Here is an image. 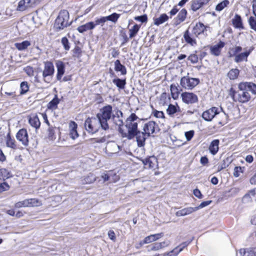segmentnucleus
<instances>
[{"instance_id": "f257e3e1", "label": "nucleus", "mask_w": 256, "mask_h": 256, "mask_svg": "<svg viewBox=\"0 0 256 256\" xmlns=\"http://www.w3.org/2000/svg\"><path fill=\"white\" fill-rule=\"evenodd\" d=\"M230 92L234 101L246 103L250 100V93L256 95V84L250 82H242L238 84L237 90L232 88Z\"/></svg>"}, {"instance_id": "f03ea898", "label": "nucleus", "mask_w": 256, "mask_h": 256, "mask_svg": "<svg viewBox=\"0 0 256 256\" xmlns=\"http://www.w3.org/2000/svg\"><path fill=\"white\" fill-rule=\"evenodd\" d=\"M140 122V118L135 114H132L126 120V126L128 128L127 132H121L123 138L132 140L134 138L135 132L138 130V124Z\"/></svg>"}, {"instance_id": "7ed1b4c3", "label": "nucleus", "mask_w": 256, "mask_h": 256, "mask_svg": "<svg viewBox=\"0 0 256 256\" xmlns=\"http://www.w3.org/2000/svg\"><path fill=\"white\" fill-rule=\"evenodd\" d=\"M112 108L110 105L106 106L100 110V112L96 115L98 120L101 122V127L106 130L108 128V120H110L112 116Z\"/></svg>"}, {"instance_id": "20e7f679", "label": "nucleus", "mask_w": 256, "mask_h": 256, "mask_svg": "<svg viewBox=\"0 0 256 256\" xmlns=\"http://www.w3.org/2000/svg\"><path fill=\"white\" fill-rule=\"evenodd\" d=\"M69 13L66 10H61L55 21L54 27L57 30H62L70 25L68 20Z\"/></svg>"}, {"instance_id": "39448f33", "label": "nucleus", "mask_w": 256, "mask_h": 256, "mask_svg": "<svg viewBox=\"0 0 256 256\" xmlns=\"http://www.w3.org/2000/svg\"><path fill=\"white\" fill-rule=\"evenodd\" d=\"M84 125L88 132L94 134L101 126V122L97 118H88L85 121Z\"/></svg>"}, {"instance_id": "423d86ee", "label": "nucleus", "mask_w": 256, "mask_h": 256, "mask_svg": "<svg viewBox=\"0 0 256 256\" xmlns=\"http://www.w3.org/2000/svg\"><path fill=\"white\" fill-rule=\"evenodd\" d=\"M200 82L198 78H190L189 76H184L181 78L180 86L186 90H192Z\"/></svg>"}, {"instance_id": "0eeeda50", "label": "nucleus", "mask_w": 256, "mask_h": 256, "mask_svg": "<svg viewBox=\"0 0 256 256\" xmlns=\"http://www.w3.org/2000/svg\"><path fill=\"white\" fill-rule=\"evenodd\" d=\"M124 145H106L105 148V152L109 156H112L113 154H116L120 151L121 152V155L122 154L126 153L128 154H132V152L129 149L124 148V151H122Z\"/></svg>"}, {"instance_id": "6e6552de", "label": "nucleus", "mask_w": 256, "mask_h": 256, "mask_svg": "<svg viewBox=\"0 0 256 256\" xmlns=\"http://www.w3.org/2000/svg\"><path fill=\"white\" fill-rule=\"evenodd\" d=\"M54 68L53 64L50 62H44L42 76L44 82L48 83L51 80V77L54 74Z\"/></svg>"}, {"instance_id": "1a4fd4ad", "label": "nucleus", "mask_w": 256, "mask_h": 256, "mask_svg": "<svg viewBox=\"0 0 256 256\" xmlns=\"http://www.w3.org/2000/svg\"><path fill=\"white\" fill-rule=\"evenodd\" d=\"M218 110H220V108L212 106L204 112L202 116L206 121L210 122L216 117Z\"/></svg>"}, {"instance_id": "9d476101", "label": "nucleus", "mask_w": 256, "mask_h": 256, "mask_svg": "<svg viewBox=\"0 0 256 256\" xmlns=\"http://www.w3.org/2000/svg\"><path fill=\"white\" fill-rule=\"evenodd\" d=\"M181 97L184 102L192 104L198 101L197 96L192 92H184L182 94Z\"/></svg>"}, {"instance_id": "9b49d317", "label": "nucleus", "mask_w": 256, "mask_h": 256, "mask_svg": "<svg viewBox=\"0 0 256 256\" xmlns=\"http://www.w3.org/2000/svg\"><path fill=\"white\" fill-rule=\"evenodd\" d=\"M36 3V0H20L16 8V10L23 12L32 8Z\"/></svg>"}, {"instance_id": "f8f14e48", "label": "nucleus", "mask_w": 256, "mask_h": 256, "mask_svg": "<svg viewBox=\"0 0 256 256\" xmlns=\"http://www.w3.org/2000/svg\"><path fill=\"white\" fill-rule=\"evenodd\" d=\"M143 164L150 169L155 170L158 168V160L154 156H150L142 160Z\"/></svg>"}, {"instance_id": "ddd939ff", "label": "nucleus", "mask_w": 256, "mask_h": 256, "mask_svg": "<svg viewBox=\"0 0 256 256\" xmlns=\"http://www.w3.org/2000/svg\"><path fill=\"white\" fill-rule=\"evenodd\" d=\"M156 126L154 122L149 121L144 124L143 131L147 134V136H150L154 132Z\"/></svg>"}, {"instance_id": "4468645a", "label": "nucleus", "mask_w": 256, "mask_h": 256, "mask_svg": "<svg viewBox=\"0 0 256 256\" xmlns=\"http://www.w3.org/2000/svg\"><path fill=\"white\" fill-rule=\"evenodd\" d=\"M122 117V112L119 110L116 112L115 114H113L112 117L113 122L116 126H118L119 130L120 132H122L120 128L121 126H123V121Z\"/></svg>"}, {"instance_id": "2eb2a0df", "label": "nucleus", "mask_w": 256, "mask_h": 256, "mask_svg": "<svg viewBox=\"0 0 256 256\" xmlns=\"http://www.w3.org/2000/svg\"><path fill=\"white\" fill-rule=\"evenodd\" d=\"M244 52H241L234 56V61L236 63H239L242 62H246L248 60V57L250 54L252 50H247L246 48H244Z\"/></svg>"}, {"instance_id": "dca6fc26", "label": "nucleus", "mask_w": 256, "mask_h": 256, "mask_svg": "<svg viewBox=\"0 0 256 256\" xmlns=\"http://www.w3.org/2000/svg\"><path fill=\"white\" fill-rule=\"evenodd\" d=\"M215 118L220 124L224 125L226 123L228 116L223 111L222 108L221 107L220 108V110H218V114H216Z\"/></svg>"}, {"instance_id": "f3484780", "label": "nucleus", "mask_w": 256, "mask_h": 256, "mask_svg": "<svg viewBox=\"0 0 256 256\" xmlns=\"http://www.w3.org/2000/svg\"><path fill=\"white\" fill-rule=\"evenodd\" d=\"M210 0H192L191 2V8L193 11H196L203 6L207 4Z\"/></svg>"}, {"instance_id": "a211bd4d", "label": "nucleus", "mask_w": 256, "mask_h": 256, "mask_svg": "<svg viewBox=\"0 0 256 256\" xmlns=\"http://www.w3.org/2000/svg\"><path fill=\"white\" fill-rule=\"evenodd\" d=\"M16 138L22 144H26L28 142V135L26 130L24 128L20 130L16 136Z\"/></svg>"}, {"instance_id": "6ab92c4d", "label": "nucleus", "mask_w": 256, "mask_h": 256, "mask_svg": "<svg viewBox=\"0 0 256 256\" xmlns=\"http://www.w3.org/2000/svg\"><path fill=\"white\" fill-rule=\"evenodd\" d=\"M233 26L240 30L244 29L242 20L241 16L238 14H236L232 20Z\"/></svg>"}, {"instance_id": "aec40b11", "label": "nucleus", "mask_w": 256, "mask_h": 256, "mask_svg": "<svg viewBox=\"0 0 256 256\" xmlns=\"http://www.w3.org/2000/svg\"><path fill=\"white\" fill-rule=\"evenodd\" d=\"M56 66L57 68L56 78L58 80L60 81L62 76L65 72V66L64 62L60 60H58L56 62Z\"/></svg>"}, {"instance_id": "412c9836", "label": "nucleus", "mask_w": 256, "mask_h": 256, "mask_svg": "<svg viewBox=\"0 0 256 256\" xmlns=\"http://www.w3.org/2000/svg\"><path fill=\"white\" fill-rule=\"evenodd\" d=\"M224 46V42H220L218 44L211 46L210 48L211 54L215 56H218L220 54L222 48Z\"/></svg>"}, {"instance_id": "4be33fe9", "label": "nucleus", "mask_w": 256, "mask_h": 256, "mask_svg": "<svg viewBox=\"0 0 256 256\" xmlns=\"http://www.w3.org/2000/svg\"><path fill=\"white\" fill-rule=\"evenodd\" d=\"M206 29V26L202 22H198L194 27L192 30L193 34L197 37L200 34L204 33Z\"/></svg>"}, {"instance_id": "5701e85b", "label": "nucleus", "mask_w": 256, "mask_h": 256, "mask_svg": "<svg viewBox=\"0 0 256 256\" xmlns=\"http://www.w3.org/2000/svg\"><path fill=\"white\" fill-rule=\"evenodd\" d=\"M184 38L186 42L191 45L192 46H194L196 44V42L193 36V34H192L188 31V30H186L184 34Z\"/></svg>"}, {"instance_id": "b1692460", "label": "nucleus", "mask_w": 256, "mask_h": 256, "mask_svg": "<svg viewBox=\"0 0 256 256\" xmlns=\"http://www.w3.org/2000/svg\"><path fill=\"white\" fill-rule=\"evenodd\" d=\"M194 212H196L194 207H188L177 211L176 215V216H184L190 214Z\"/></svg>"}, {"instance_id": "393cba45", "label": "nucleus", "mask_w": 256, "mask_h": 256, "mask_svg": "<svg viewBox=\"0 0 256 256\" xmlns=\"http://www.w3.org/2000/svg\"><path fill=\"white\" fill-rule=\"evenodd\" d=\"M77 126V124L74 122H71L69 124L70 136L72 140H74L78 136L76 130Z\"/></svg>"}, {"instance_id": "a878e982", "label": "nucleus", "mask_w": 256, "mask_h": 256, "mask_svg": "<svg viewBox=\"0 0 256 256\" xmlns=\"http://www.w3.org/2000/svg\"><path fill=\"white\" fill-rule=\"evenodd\" d=\"M134 137L136 136L138 144H144L146 139L148 138L147 134L143 132L136 131L135 132Z\"/></svg>"}, {"instance_id": "bb28decb", "label": "nucleus", "mask_w": 256, "mask_h": 256, "mask_svg": "<svg viewBox=\"0 0 256 256\" xmlns=\"http://www.w3.org/2000/svg\"><path fill=\"white\" fill-rule=\"evenodd\" d=\"M94 27L95 24H94V22H91L78 26L77 30L79 32L83 33L86 30H92Z\"/></svg>"}, {"instance_id": "cd10ccee", "label": "nucleus", "mask_w": 256, "mask_h": 256, "mask_svg": "<svg viewBox=\"0 0 256 256\" xmlns=\"http://www.w3.org/2000/svg\"><path fill=\"white\" fill-rule=\"evenodd\" d=\"M114 70L117 72H120L122 75H125L126 74V69L124 65L120 64L118 60H116L114 63Z\"/></svg>"}, {"instance_id": "c85d7f7f", "label": "nucleus", "mask_w": 256, "mask_h": 256, "mask_svg": "<svg viewBox=\"0 0 256 256\" xmlns=\"http://www.w3.org/2000/svg\"><path fill=\"white\" fill-rule=\"evenodd\" d=\"M187 14V11L186 9L183 8L178 13V15L177 16L176 20L175 22L176 24H178L182 22H184L186 18Z\"/></svg>"}, {"instance_id": "c756f323", "label": "nucleus", "mask_w": 256, "mask_h": 256, "mask_svg": "<svg viewBox=\"0 0 256 256\" xmlns=\"http://www.w3.org/2000/svg\"><path fill=\"white\" fill-rule=\"evenodd\" d=\"M14 46L18 50H26L29 46L31 45V43L28 40H24L22 42H16L14 44Z\"/></svg>"}, {"instance_id": "7c9ffc66", "label": "nucleus", "mask_w": 256, "mask_h": 256, "mask_svg": "<svg viewBox=\"0 0 256 256\" xmlns=\"http://www.w3.org/2000/svg\"><path fill=\"white\" fill-rule=\"evenodd\" d=\"M194 238L192 237L188 240L182 242L181 244H180L178 246L175 248V249L174 250V252H176L178 254L180 252H182L184 248L186 247L190 242L194 240Z\"/></svg>"}, {"instance_id": "2f4dec72", "label": "nucleus", "mask_w": 256, "mask_h": 256, "mask_svg": "<svg viewBox=\"0 0 256 256\" xmlns=\"http://www.w3.org/2000/svg\"><path fill=\"white\" fill-rule=\"evenodd\" d=\"M28 122L30 126L36 129L38 128L40 126V122L39 118L36 116L30 117Z\"/></svg>"}, {"instance_id": "473e14b6", "label": "nucleus", "mask_w": 256, "mask_h": 256, "mask_svg": "<svg viewBox=\"0 0 256 256\" xmlns=\"http://www.w3.org/2000/svg\"><path fill=\"white\" fill-rule=\"evenodd\" d=\"M168 20V16L165 14H161L158 18L154 19V24L159 26Z\"/></svg>"}, {"instance_id": "72a5a7b5", "label": "nucleus", "mask_w": 256, "mask_h": 256, "mask_svg": "<svg viewBox=\"0 0 256 256\" xmlns=\"http://www.w3.org/2000/svg\"><path fill=\"white\" fill-rule=\"evenodd\" d=\"M168 245V243L166 242H155L152 244L150 247L151 250H158L163 248L166 246Z\"/></svg>"}, {"instance_id": "f704fd0d", "label": "nucleus", "mask_w": 256, "mask_h": 256, "mask_svg": "<svg viewBox=\"0 0 256 256\" xmlns=\"http://www.w3.org/2000/svg\"><path fill=\"white\" fill-rule=\"evenodd\" d=\"M179 111H180V108L178 105L174 106L172 104L168 106L166 110L167 113L170 116H173L174 114Z\"/></svg>"}, {"instance_id": "c9c22d12", "label": "nucleus", "mask_w": 256, "mask_h": 256, "mask_svg": "<svg viewBox=\"0 0 256 256\" xmlns=\"http://www.w3.org/2000/svg\"><path fill=\"white\" fill-rule=\"evenodd\" d=\"M11 177L10 172L6 168L0 169V180H5Z\"/></svg>"}, {"instance_id": "e433bc0d", "label": "nucleus", "mask_w": 256, "mask_h": 256, "mask_svg": "<svg viewBox=\"0 0 256 256\" xmlns=\"http://www.w3.org/2000/svg\"><path fill=\"white\" fill-rule=\"evenodd\" d=\"M27 202L28 207L38 206L42 205V202L37 198H28L27 199Z\"/></svg>"}, {"instance_id": "4c0bfd02", "label": "nucleus", "mask_w": 256, "mask_h": 256, "mask_svg": "<svg viewBox=\"0 0 256 256\" xmlns=\"http://www.w3.org/2000/svg\"><path fill=\"white\" fill-rule=\"evenodd\" d=\"M240 70L237 68H232L228 73V76L230 80H235L239 75Z\"/></svg>"}, {"instance_id": "58836bf2", "label": "nucleus", "mask_w": 256, "mask_h": 256, "mask_svg": "<svg viewBox=\"0 0 256 256\" xmlns=\"http://www.w3.org/2000/svg\"><path fill=\"white\" fill-rule=\"evenodd\" d=\"M170 90L172 98L174 100L178 98L179 96L180 92L177 86H176L175 84H172L170 86Z\"/></svg>"}, {"instance_id": "ea45409f", "label": "nucleus", "mask_w": 256, "mask_h": 256, "mask_svg": "<svg viewBox=\"0 0 256 256\" xmlns=\"http://www.w3.org/2000/svg\"><path fill=\"white\" fill-rule=\"evenodd\" d=\"M60 100L57 96H56L54 98H53L48 104V108L51 110H55L57 108V106L59 103Z\"/></svg>"}, {"instance_id": "a19ab883", "label": "nucleus", "mask_w": 256, "mask_h": 256, "mask_svg": "<svg viewBox=\"0 0 256 256\" xmlns=\"http://www.w3.org/2000/svg\"><path fill=\"white\" fill-rule=\"evenodd\" d=\"M112 82L115 84L118 88L123 89L124 88V86L126 84L125 80H121L120 78H114L112 80Z\"/></svg>"}, {"instance_id": "79ce46f5", "label": "nucleus", "mask_w": 256, "mask_h": 256, "mask_svg": "<svg viewBox=\"0 0 256 256\" xmlns=\"http://www.w3.org/2000/svg\"><path fill=\"white\" fill-rule=\"evenodd\" d=\"M72 57L74 60L80 58L82 56V51L81 48L78 46H76L75 48L72 50Z\"/></svg>"}, {"instance_id": "37998d69", "label": "nucleus", "mask_w": 256, "mask_h": 256, "mask_svg": "<svg viewBox=\"0 0 256 256\" xmlns=\"http://www.w3.org/2000/svg\"><path fill=\"white\" fill-rule=\"evenodd\" d=\"M229 4L230 2L228 0H224L216 5V10L218 12H220L224 8L226 7Z\"/></svg>"}, {"instance_id": "c03bdc74", "label": "nucleus", "mask_w": 256, "mask_h": 256, "mask_svg": "<svg viewBox=\"0 0 256 256\" xmlns=\"http://www.w3.org/2000/svg\"><path fill=\"white\" fill-rule=\"evenodd\" d=\"M140 28V26L137 24H136L132 28L130 29V38H132L134 37L138 32Z\"/></svg>"}, {"instance_id": "a18cd8bd", "label": "nucleus", "mask_w": 256, "mask_h": 256, "mask_svg": "<svg viewBox=\"0 0 256 256\" xmlns=\"http://www.w3.org/2000/svg\"><path fill=\"white\" fill-rule=\"evenodd\" d=\"M120 14H118L116 13H113L112 14L108 16H106V20H110L114 23H116L117 22L118 18H120Z\"/></svg>"}, {"instance_id": "49530a36", "label": "nucleus", "mask_w": 256, "mask_h": 256, "mask_svg": "<svg viewBox=\"0 0 256 256\" xmlns=\"http://www.w3.org/2000/svg\"><path fill=\"white\" fill-rule=\"evenodd\" d=\"M248 24L250 28L256 32V18L254 16H250L248 20Z\"/></svg>"}, {"instance_id": "de8ad7c7", "label": "nucleus", "mask_w": 256, "mask_h": 256, "mask_svg": "<svg viewBox=\"0 0 256 256\" xmlns=\"http://www.w3.org/2000/svg\"><path fill=\"white\" fill-rule=\"evenodd\" d=\"M242 50V48L240 46H236L235 47L230 49L231 52H230V56H235L238 54V53Z\"/></svg>"}, {"instance_id": "09e8293b", "label": "nucleus", "mask_w": 256, "mask_h": 256, "mask_svg": "<svg viewBox=\"0 0 256 256\" xmlns=\"http://www.w3.org/2000/svg\"><path fill=\"white\" fill-rule=\"evenodd\" d=\"M96 180V176L91 173H90L88 176L84 179L83 184H91Z\"/></svg>"}, {"instance_id": "8fccbe9b", "label": "nucleus", "mask_w": 256, "mask_h": 256, "mask_svg": "<svg viewBox=\"0 0 256 256\" xmlns=\"http://www.w3.org/2000/svg\"><path fill=\"white\" fill-rule=\"evenodd\" d=\"M20 94H23L28 91L29 86L26 82H23L20 84Z\"/></svg>"}, {"instance_id": "3c124183", "label": "nucleus", "mask_w": 256, "mask_h": 256, "mask_svg": "<svg viewBox=\"0 0 256 256\" xmlns=\"http://www.w3.org/2000/svg\"><path fill=\"white\" fill-rule=\"evenodd\" d=\"M61 42L66 50H70V43L68 39L66 38H62L61 40Z\"/></svg>"}, {"instance_id": "603ef678", "label": "nucleus", "mask_w": 256, "mask_h": 256, "mask_svg": "<svg viewBox=\"0 0 256 256\" xmlns=\"http://www.w3.org/2000/svg\"><path fill=\"white\" fill-rule=\"evenodd\" d=\"M10 186L6 182H0V193L8 190Z\"/></svg>"}, {"instance_id": "864d4df0", "label": "nucleus", "mask_w": 256, "mask_h": 256, "mask_svg": "<svg viewBox=\"0 0 256 256\" xmlns=\"http://www.w3.org/2000/svg\"><path fill=\"white\" fill-rule=\"evenodd\" d=\"M28 203L27 202V199H26L24 200L16 202L14 204V207L16 208H20L22 207H28Z\"/></svg>"}, {"instance_id": "5fc2aeb1", "label": "nucleus", "mask_w": 256, "mask_h": 256, "mask_svg": "<svg viewBox=\"0 0 256 256\" xmlns=\"http://www.w3.org/2000/svg\"><path fill=\"white\" fill-rule=\"evenodd\" d=\"M244 169V167L236 166L234 168V176L236 178L238 177L240 174L243 172Z\"/></svg>"}, {"instance_id": "6e6d98bb", "label": "nucleus", "mask_w": 256, "mask_h": 256, "mask_svg": "<svg viewBox=\"0 0 256 256\" xmlns=\"http://www.w3.org/2000/svg\"><path fill=\"white\" fill-rule=\"evenodd\" d=\"M246 256H256V248H246Z\"/></svg>"}, {"instance_id": "4d7b16f0", "label": "nucleus", "mask_w": 256, "mask_h": 256, "mask_svg": "<svg viewBox=\"0 0 256 256\" xmlns=\"http://www.w3.org/2000/svg\"><path fill=\"white\" fill-rule=\"evenodd\" d=\"M212 202V200H207V201L202 202L200 203V204L198 206L194 207V209L196 210V211L200 208H202L204 207H206V206H208L209 204H211Z\"/></svg>"}, {"instance_id": "13d9d810", "label": "nucleus", "mask_w": 256, "mask_h": 256, "mask_svg": "<svg viewBox=\"0 0 256 256\" xmlns=\"http://www.w3.org/2000/svg\"><path fill=\"white\" fill-rule=\"evenodd\" d=\"M218 150V145H210L209 150L212 155H215Z\"/></svg>"}, {"instance_id": "bf43d9fd", "label": "nucleus", "mask_w": 256, "mask_h": 256, "mask_svg": "<svg viewBox=\"0 0 256 256\" xmlns=\"http://www.w3.org/2000/svg\"><path fill=\"white\" fill-rule=\"evenodd\" d=\"M188 60L192 64H196L198 62V58L196 54H191L188 57Z\"/></svg>"}, {"instance_id": "052dcab7", "label": "nucleus", "mask_w": 256, "mask_h": 256, "mask_svg": "<svg viewBox=\"0 0 256 256\" xmlns=\"http://www.w3.org/2000/svg\"><path fill=\"white\" fill-rule=\"evenodd\" d=\"M134 20L137 21L141 22H146L148 20V17L146 14H144L141 16H138L134 17Z\"/></svg>"}, {"instance_id": "680f3d73", "label": "nucleus", "mask_w": 256, "mask_h": 256, "mask_svg": "<svg viewBox=\"0 0 256 256\" xmlns=\"http://www.w3.org/2000/svg\"><path fill=\"white\" fill-rule=\"evenodd\" d=\"M106 16L102 17L100 18H98L96 20L95 22H94V24H95V26L96 25L101 24L102 26V24L106 22Z\"/></svg>"}, {"instance_id": "e2e57ef3", "label": "nucleus", "mask_w": 256, "mask_h": 256, "mask_svg": "<svg viewBox=\"0 0 256 256\" xmlns=\"http://www.w3.org/2000/svg\"><path fill=\"white\" fill-rule=\"evenodd\" d=\"M108 236L110 238V240H112L114 242H116V236L115 232H114V231L113 230H110L108 232Z\"/></svg>"}, {"instance_id": "0e129e2a", "label": "nucleus", "mask_w": 256, "mask_h": 256, "mask_svg": "<svg viewBox=\"0 0 256 256\" xmlns=\"http://www.w3.org/2000/svg\"><path fill=\"white\" fill-rule=\"evenodd\" d=\"M230 162L231 160L230 158H226L223 160L222 163L220 164L224 168H226L229 166Z\"/></svg>"}, {"instance_id": "69168bd1", "label": "nucleus", "mask_w": 256, "mask_h": 256, "mask_svg": "<svg viewBox=\"0 0 256 256\" xmlns=\"http://www.w3.org/2000/svg\"><path fill=\"white\" fill-rule=\"evenodd\" d=\"M194 134V130H190L185 132V136L188 140H190Z\"/></svg>"}, {"instance_id": "338daca9", "label": "nucleus", "mask_w": 256, "mask_h": 256, "mask_svg": "<svg viewBox=\"0 0 256 256\" xmlns=\"http://www.w3.org/2000/svg\"><path fill=\"white\" fill-rule=\"evenodd\" d=\"M193 194L195 196L200 199L202 198L203 197L200 191L198 188H196L194 190Z\"/></svg>"}, {"instance_id": "774afa93", "label": "nucleus", "mask_w": 256, "mask_h": 256, "mask_svg": "<svg viewBox=\"0 0 256 256\" xmlns=\"http://www.w3.org/2000/svg\"><path fill=\"white\" fill-rule=\"evenodd\" d=\"M54 129L52 128H49L48 130V138L50 140H52L53 138H55L54 136Z\"/></svg>"}]
</instances>
